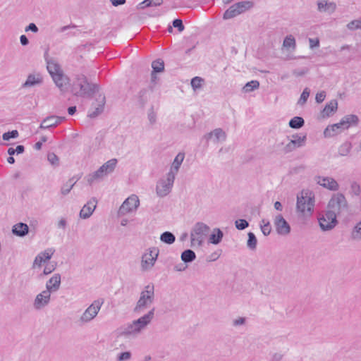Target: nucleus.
Instances as JSON below:
<instances>
[{
  "mask_svg": "<svg viewBox=\"0 0 361 361\" xmlns=\"http://www.w3.org/2000/svg\"><path fill=\"white\" fill-rule=\"evenodd\" d=\"M155 308H152L147 314L137 319L128 323L123 329L121 334L125 336L137 337L140 335L149 325L154 317Z\"/></svg>",
  "mask_w": 361,
  "mask_h": 361,
  "instance_id": "obj_1",
  "label": "nucleus"
},
{
  "mask_svg": "<svg viewBox=\"0 0 361 361\" xmlns=\"http://www.w3.org/2000/svg\"><path fill=\"white\" fill-rule=\"evenodd\" d=\"M315 204L314 194L312 191L302 190L297 195L296 211L300 216L307 219L312 216Z\"/></svg>",
  "mask_w": 361,
  "mask_h": 361,
  "instance_id": "obj_2",
  "label": "nucleus"
},
{
  "mask_svg": "<svg viewBox=\"0 0 361 361\" xmlns=\"http://www.w3.org/2000/svg\"><path fill=\"white\" fill-rule=\"evenodd\" d=\"M98 90V86L89 82L86 76L82 74L75 75L71 87V93L81 97H92Z\"/></svg>",
  "mask_w": 361,
  "mask_h": 361,
  "instance_id": "obj_3",
  "label": "nucleus"
},
{
  "mask_svg": "<svg viewBox=\"0 0 361 361\" xmlns=\"http://www.w3.org/2000/svg\"><path fill=\"white\" fill-rule=\"evenodd\" d=\"M155 293L154 285L149 283L145 286L140 293V297L134 307V312L140 313L147 308L149 307L154 302Z\"/></svg>",
  "mask_w": 361,
  "mask_h": 361,
  "instance_id": "obj_4",
  "label": "nucleus"
},
{
  "mask_svg": "<svg viewBox=\"0 0 361 361\" xmlns=\"http://www.w3.org/2000/svg\"><path fill=\"white\" fill-rule=\"evenodd\" d=\"M358 122V117L356 115H347L342 118L340 122L328 126L324 130L325 137H333L335 135L348 129L350 125H355Z\"/></svg>",
  "mask_w": 361,
  "mask_h": 361,
  "instance_id": "obj_5",
  "label": "nucleus"
},
{
  "mask_svg": "<svg viewBox=\"0 0 361 361\" xmlns=\"http://www.w3.org/2000/svg\"><path fill=\"white\" fill-rule=\"evenodd\" d=\"M210 231V228L206 224L198 221L194 224L190 230V241L193 247H200Z\"/></svg>",
  "mask_w": 361,
  "mask_h": 361,
  "instance_id": "obj_6",
  "label": "nucleus"
},
{
  "mask_svg": "<svg viewBox=\"0 0 361 361\" xmlns=\"http://www.w3.org/2000/svg\"><path fill=\"white\" fill-rule=\"evenodd\" d=\"M329 212L334 214L336 217L348 210V204L345 196L343 194L338 193L334 195L329 202Z\"/></svg>",
  "mask_w": 361,
  "mask_h": 361,
  "instance_id": "obj_7",
  "label": "nucleus"
},
{
  "mask_svg": "<svg viewBox=\"0 0 361 361\" xmlns=\"http://www.w3.org/2000/svg\"><path fill=\"white\" fill-rule=\"evenodd\" d=\"M159 250L157 247H151L147 249L141 257L140 268L142 271H149L154 267Z\"/></svg>",
  "mask_w": 361,
  "mask_h": 361,
  "instance_id": "obj_8",
  "label": "nucleus"
},
{
  "mask_svg": "<svg viewBox=\"0 0 361 361\" xmlns=\"http://www.w3.org/2000/svg\"><path fill=\"white\" fill-rule=\"evenodd\" d=\"M175 177L166 173L160 178L156 184V194L159 197L167 196L172 190L173 187Z\"/></svg>",
  "mask_w": 361,
  "mask_h": 361,
  "instance_id": "obj_9",
  "label": "nucleus"
},
{
  "mask_svg": "<svg viewBox=\"0 0 361 361\" xmlns=\"http://www.w3.org/2000/svg\"><path fill=\"white\" fill-rule=\"evenodd\" d=\"M252 6V3L249 1H245L236 3L231 6L224 13L223 18L228 20L233 18L245 11H247Z\"/></svg>",
  "mask_w": 361,
  "mask_h": 361,
  "instance_id": "obj_10",
  "label": "nucleus"
},
{
  "mask_svg": "<svg viewBox=\"0 0 361 361\" xmlns=\"http://www.w3.org/2000/svg\"><path fill=\"white\" fill-rule=\"evenodd\" d=\"M103 304V299L94 300L80 316V321L84 324L91 322L97 317Z\"/></svg>",
  "mask_w": 361,
  "mask_h": 361,
  "instance_id": "obj_11",
  "label": "nucleus"
},
{
  "mask_svg": "<svg viewBox=\"0 0 361 361\" xmlns=\"http://www.w3.org/2000/svg\"><path fill=\"white\" fill-rule=\"evenodd\" d=\"M140 205V200L137 195H132L128 197L122 204L119 209V213L125 215L128 213L135 212Z\"/></svg>",
  "mask_w": 361,
  "mask_h": 361,
  "instance_id": "obj_12",
  "label": "nucleus"
},
{
  "mask_svg": "<svg viewBox=\"0 0 361 361\" xmlns=\"http://www.w3.org/2000/svg\"><path fill=\"white\" fill-rule=\"evenodd\" d=\"M55 251L54 247H49L40 252L34 259L32 268L36 269L41 267L42 264L47 262L52 257Z\"/></svg>",
  "mask_w": 361,
  "mask_h": 361,
  "instance_id": "obj_13",
  "label": "nucleus"
},
{
  "mask_svg": "<svg viewBox=\"0 0 361 361\" xmlns=\"http://www.w3.org/2000/svg\"><path fill=\"white\" fill-rule=\"evenodd\" d=\"M314 180L318 185L331 191H337L339 189L338 182L332 177L317 176Z\"/></svg>",
  "mask_w": 361,
  "mask_h": 361,
  "instance_id": "obj_14",
  "label": "nucleus"
},
{
  "mask_svg": "<svg viewBox=\"0 0 361 361\" xmlns=\"http://www.w3.org/2000/svg\"><path fill=\"white\" fill-rule=\"evenodd\" d=\"M319 223L323 231H329L334 228L336 225V217L334 214L328 211L319 219Z\"/></svg>",
  "mask_w": 361,
  "mask_h": 361,
  "instance_id": "obj_15",
  "label": "nucleus"
},
{
  "mask_svg": "<svg viewBox=\"0 0 361 361\" xmlns=\"http://www.w3.org/2000/svg\"><path fill=\"white\" fill-rule=\"evenodd\" d=\"M50 301L51 294L48 291L42 290L36 295L33 301V307L36 310H41L47 307Z\"/></svg>",
  "mask_w": 361,
  "mask_h": 361,
  "instance_id": "obj_16",
  "label": "nucleus"
},
{
  "mask_svg": "<svg viewBox=\"0 0 361 361\" xmlns=\"http://www.w3.org/2000/svg\"><path fill=\"white\" fill-rule=\"evenodd\" d=\"M274 224L279 235H286L290 233V227L282 215L278 214L276 216Z\"/></svg>",
  "mask_w": 361,
  "mask_h": 361,
  "instance_id": "obj_17",
  "label": "nucleus"
},
{
  "mask_svg": "<svg viewBox=\"0 0 361 361\" xmlns=\"http://www.w3.org/2000/svg\"><path fill=\"white\" fill-rule=\"evenodd\" d=\"M61 277L59 274H54L46 283V289L49 293L56 292L61 286Z\"/></svg>",
  "mask_w": 361,
  "mask_h": 361,
  "instance_id": "obj_18",
  "label": "nucleus"
},
{
  "mask_svg": "<svg viewBox=\"0 0 361 361\" xmlns=\"http://www.w3.org/2000/svg\"><path fill=\"white\" fill-rule=\"evenodd\" d=\"M204 138L207 141L212 140L214 143H218L226 140V134L221 128H216L213 131L204 135Z\"/></svg>",
  "mask_w": 361,
  "mask_h": 361,
  "instance_id": "obj_19",
  "label": "nucleus"
},
{
  "mask_svg": "<svg viewBox=\"0 0 361 361\" xmlns=\"http://www.w3.org/2000/svg\"><path fill=\"white\" fill-rule=\"evenodd\" d=\"M52 80L62 93H64L68 90V85H69L70 79L66 75L63 73V72L56 76H54Z\"/></svg>",
  "mask_w": 361,
  "mask_h": 361,
  "instance_id": "obj_20",
  "label": "nucleus"
},
{
  "mask_svg": "<svg viewBox=\"0 0 361 361\" xmlns=\"http://www.w3.org/2000/svg\"><path fill=\"white\" fill-rule=\"evenodd\" d=\"M96 198H92L86 204L83 206L80 212V217L83 219H88L91 216L94 209H96L97 204Z\"/></svg>",
  "mask_w": 361,
  "mask_h": 361,
  "instance_id": "obj_21",
  "label": "nucleus"
},
{
  "mask_svg": "<svg viewBox=\"0 0 361 361\" xmlns=\"http://www.w3.org/2000/svg\"><path fill=\"white\" fill-rule=\"evenodd\" d=\"M317 10L322 13H327L332 14L337 8L336 4L333 1H328L327 0H319L317 3Z\"/></svg>",
  "mask_w": 361,
  "mask_h": 361,
  "instance_id": "obj_22",
  "label": "nucleus"
},
{
  "mask_svg": "<svg viewBox=\"0 0 361 361\" xmlns=\"http://www.w3.org/2000/svg\"><path fill=\"white\" fill-rule=\"evenodd\" d=\"M63 120V117L56 116H48L42 121L39 126V128L47 129L49 128L55 127L61 123Z\"/></svg>",
  "mask_w": 361,
  "mask_h": 361,
  "instance_id": "obj_23",
  "label": "nucleus"
},
{
  "mask_svg": "<svg viewBox=\"0 0 361 361\" xmlns=\"http://www.w3.org/2000/svg\"><path fill=\"white\" fill-rule=\"evenodd\" d=\"M185 159V154L183 152H179L175 157L169 171L167 173L176 178L178 173L180 167Z\"/></svg>",
  "mask_w": 361,
  "mask_h": 361,
  "instance_id": "obj_24",
  "label": "nucleus"
},
{
  "mask_svg": "<svg viewBox=\"0 0 361 361\" xmlns=\"http://www.w3.org/2000/svg\"><path fill=\"white\" fill-rule=\"evenodd\" d=\"M338 108V102L336 100L333 99L326 104L325 107L321 112V116L322 118H326L331 116Z\"/></svg>",
  "mask_w": 361,
  "mask_h": 361,
  "instance_id": "obj_25",
  "label": "nucleus"
},
{
  "mask_svg": "<svg viewBox=\"0 0 361 361\" xmlns=\"http://www.w3.org/2000/svg\"><path fill=\"white\" fill-rule=\"evenodd\" d=\"M117 162L116 159H111L102 165L99 169L106 176L114 171Z\"/></svg>",
  "mask_w": 361,
  "mask_h": 361,
  "instance_id": "obj_26",
  "label": "nucleus"
},
{
  "mask_svg": "<svg viewBox=\"0 0 361 361\" xmlns=\"http://www.w3.org/2000/svg\"><path fill=\"white\" fill-rule=\"evenodd\" d=\"M28 231L29 227L24 223H18L12 228L13 233L19 237H24L28 233Z\"/></svg>",
  "mask_w": 361,
  "mask_h": 361,
  "instance_id": "obj_27",
  "label": "nucleus"
},
{
  "mask_svg": "<svg viewBox=\"0 0 361 361\" xmlns=\"http://www.w3.org/2000/svg\"><path fill=\"white\" fill-rule=\"evenodd\" d=\"M105 177L104 174L98 169L94 172L87 175L85 179L88 184L92 185L94 183L102 180Z\"/></svg>",
  "mask_w": 361,
  "mask_h": 361,
  "instance_id": "obj_28",
  "label": "nucleus"
},
{
  "mask_svg": "<svg viewBox=\"0 0 361 361\" xmlns=\"http://www.w3.org/2000/svg\"><path fill=\"white\" fill-rule=\"evenodd\" d=\"M42 82V78L39 74H30L27 76L26 81L23 83V87H32L40 85Z\"/></svg>",
  "mask_w": 361,
  "mask_h": 361,
  "instance_id": "obj_29",
  "label": "nucleus"
},
{
  "mask_svg": "<svg viewBox=\"0 0 361 361\" xmlns=\"http://www.w3.org/2000/svg\"><path fill=\"white\" fill-rule=\"evenodd\" d=\"M47 68L52 78L63 72L59 64L54 61H47Z\"/></svg>",
  "mask_w": 361,
  "mask_h": 361,
  "instance_id": "obj_30",
  "label": "nucleus"
},
{
  "mask_svg": "<svg viewBox=\"0 0 361 361\" xmlns=\"http://www.w3.org/2000/svg\"><path fill=\"white\" fill-rule=\"evenodd\" d=\"M350 238L353 240H361V219L358 221L353 227L350 232Z\"/></svg>",
  "mask_w": 361,
  "mask_h": 361,
  "instance_id": "obj_31",
  "label": "nucleus"
},
{
  "mask_svg": "<svg viewBox=\"0 0 361 361\" xmlns=\"http://www.w3.org/2000/svg\"><path fill=\"white\" fill-rule=\"evenodd\" d=\"M152 67L153 69V72L152 73V81H154L156 79L154 73H160L164 71V61L161 59L154 61L152 63Z\"/></svg>",
  "mask_w": 361,
  "mask_h": 361,
  "instance_id": "obj_32",
  "label": "nucleus"
},
{
  "mask_svg": "<svg viewBox=\"0 0 361 361\" xmlns=\"http://www.w3.org/2000/svg\"><path fill=\"white\" fill-rule=\"evenodd\" d=\"M224 236L223 232L219 228H214L213 233L209 236V242L212 244H219Z\"/></svg>",
  "mask_w": 361,
  "mask_h": 361,
  "instance_id": "obj_33",
  "label": "nucleus"
},
{
  "mask_svg": "<svg viewBox=\"0 0 361 361\" xmlns=\"http://www.w3.org/2000/svg\"><path fill=\"white\" fill-rule=\"evenodd\" d=\"M196 258V255L194 251L192 250H186L183 251L181 254V259L185 263H190L194 261Z\"/></svg>",
  "mask_w": 361,
  "mask_h": 361,
  "instance_id": "obj_34",
  "label": "nucleus"
},
{
  "mask_svg": "<svg viewBox=\"0 0 361 361\" xmlns=\"http://www.w3.org/2000/svg\"><path fill=\"white\" fill-rule=\"evenodd\" d=\"M305 121L300 116H295L289 121V126L291 128L298 129L304 126Z\"/></svg>",
  "mask_w": 361,
  "mask_h": 361,
  "instance_id": "obj_35",
  "label": "nucleus"
},
{
  "mask_svg": "<svg viewBox=\"0 0 361 361\" xmlns=\"http://www.w3.org/2000/svg\"><path fill=\"white\" fill-rule=\"evenodd\" d=\"M160 240L163 243L171 245L175 242L176 237L172 233L169 231H165L161 235Z\"/></svg>",
  "mask_w": 361,
  "mask_h": 361,
  "instance_id": "obj_36",
  "label": "nucleus"
},
{
  "mask_svg": "<svg viewBox=\"0 0 361 361\" xmlns=\"http://www.w3.org/2000/svg\"><path fill=\"white\" fill-rule=\"evenodd\" d=\"M259 87V82L257 80H252L247 82L243 87V91L245 93L251 92L257 90Z\"/></svg>",
  "mask_w": 361,
  "mask_h": 361,
  "instance_id": "obj_37",
  "label": "nucleus"
},
{
  "mask_svg": "<svg viewBox=\"0 0 361 361\" xmlns=\"http://www.w3.org/2000/svg\"><path fill=\"white\" fill-rule=\"evenodd\" d=\"M306 140V136L305 135H300L298 134H295L292 135V139L290 141H292L293 144L295 145L296 147H302Z\"/></svg>",
  "mask_w": 361,
  "mask_h": 361,
  "instance_id": "obj_38",
  "label": "nucleus"
},
{
  "mask_svg": "<svg viewBox=\"0 0 361 361\" xmlns=\"http://www.w3.org/2000/svg\"><path fill=\"white\" fill-rule=\"evenodd\" d=\"M283 46L285 48H292L293 49H295L296 47V42L294 37L291 35L286 36L283 40Z\"/></svg>",
  "mask_w": 361,
  "mask_h": 361,
  "instance_id": "obj_39",
  "label": "nucleus"
},
{
  "mask_svg": "<svg viewBox=\"0 0 361 361\" xmlns=\"http://www.w3.org/2000/svg\"><path fill=\"white\" fill-rule=\"evenodd\" d=\"M351 144L350 142L343 143L338 148V152L340 156H347L351 150Z\"/></svg>",
  "mask_w": 361,
  "mask_h": 361,
  "instance_id": "obj_40",
  "label": "nucleus"
},
{
  "mask_svg": "<svg viewBox=\"0 0 361 361\" xmlns=\"http://www.w3.org/2000/svg\"><path fill=\"white\" fill-rule=\"evenodd\" d=\"M260 228L264 235H269L271 231V227L269 221L262 219L260 222Z\"/></svg>",
  "mask_w": 361,
  "mask_h": 361,
  "instance_id": "obj_41",
  "label": "nucleus"
},
{
  "mask_svg": "<svg viewBox=\"0 0 361 361\" xmlns=\"http://www.w3.org/2000/svg\"><path fill=\"white\" fill-rule=\"evenodd\" d=\"M257 240L255 235L252 232L248 233V240L247 243V247L250 250H255L257 247Z\"/></svg>",
  "mask_w": 361,
  "mask_h": 361,
  "instance_id": "obj_42",
  "label": "nucleus"
},
{
  "mask_svg": "<svg viewBox=\"0 0 361 361\" xmlns=\"http://www.w3.org/2000/svg\"><path fill=\"white\" fill-rule=\"evenodd\" d=\"M75 183V181H73V179L72 178L70 179L66 184H64L61 189V192L62 193V195H68L71 192Z\"/></svg>",
  "mask_w": 361,
  "mask_h": 361,
  "instance_id": "obj_43",
  "label": "nucleus"
},
{
  "mask_svg": "<svg viewBox=\"0 0 361 361\" xmlns=\"http://www.w3.org/2000/svg\"><path fill=\"white\" fill-rule=\"evenodd\" d=\"M310 90L308 87H305L302 92L298 102V104L300 106H303L307 101L310 96Z\"/></svg>",
  "mask_w": 361,
  "mask_h": 361,
  "instance_id": "obj_44",
  "label": "nucleus"
},
{
  "mask_svg": "<svg viewBox=\"0 0 361 361\" xmlns=\"http://www.w3.org/2000/svg\"><path fill=\"white\" fill-rule=\"evenodd\" d=\"M162 3L163 0H145L140 4V5L142 6V8H145L148 6H160Z\"/></svg>",
  "mask_w": 361,
  "mask_h": 361,
  "instance_id": "obj_45",
  "label": "nucleus"
},
{
  "mask_svg": "<svg viewBox=\"0 0 361 361\" xmlns=\"http://www.w3.org/2000/svg\"><path fill=\"white\" fill-rule=\"evenodd\" d=\"M204 80L200 77H195L191 80V86L194 90L200 89L202 86Z\"/></svg>",
  "mask_w": 361,
  "mask_h": 361,
  "instance_id": "obj_46",
  "label": "nucleus"
},
{
  "mask_svg": "<svg viewBox=\"0 0 361 361\" xmlns=\"http://www.w3.org/2000/svg\"><path fill=\"white\" fill-rule=\"evenodd\" d=\"M47 159L49 162L54 166H57L59 164V159L58 156L53 152H49L47 154Z\"/></svg>",
  "mask_w": 361,
  "mask_h": 361,
  "instance_id": "obj_47",
  "label": "nucleus"
},
{
  "mask_svg": "<svg viewBox=\"0 0 361 361\" xmlns=\"http://www.w3.org/2000/svg\"><path fill=\"white\" fill-rule=\"evenodd\" d=\"M347 27L350 30L361 29V20H353L347 25Z\"/></svg>",
  "mask_w": 361,
  "mask_h": 361,
  "instance_id": "obj_48",
  "label": "nucleus"
},
{
  "mask_svg": "<svg viewBox=\"0 0 361 361\" xmlns=\"http://www.w3.org/2000/svg\"><path fill=\"white\" fill-rule=\"evenodd\" d=\"M18 136V132L16 130L4 133L2 135L4 140H9L11 138H16Z\"/></svg>",
  "mask_w": 361,
  "mask_h": 361,
  "instance_id": "obj_49",
  "label": "nucleus"
},
{
  "mask_svg": "<svg viewBox=\"0 0 361 361\" xmlns=\"http://www.w3.org/2000/svg\"><path fill=\"white\" fill-rule=\"evenodd\" d=\"M131 358V353L129 351L123 352L117 355V361H128Z\"/></svg>",
  "mask_w": 361,
  "mask_h": 361,
  "instance_id": "obj_50",
  "label": "nucleus"
},
{
  "mask_svg": "<svg viewBox=\"0 0 361 361\" xmlns=\"http://www.w3.org/2000/svg\"><path fill=\"white\" fill-rule=\"evenodd\" d=\"M235 225L237 229L238 230H243L248 227L249 224L248 222L245 219H238L236 220L235 222Z\"/></svg>",
  "mask_w": 361,
  "mask_h": 361,
  "instance_id": "obj_51",
  "label": "nucleus"
},
{
  "mask_svg": "<svg viewBox=\"0 0 361 361\" xmlns=\"http://www.w3.org/2000/svg\"><path fill=\"white\" fill-rule=\"evenodd\" d=\"M173 26L178 28V30L181 32L184 30L185 27L183 24V21L180 19H175L173 21Z\"/></svg>",
  "mask_w": 361,
  "mask_h": 361,
  "instance_id": "obj_52",
  "label": "nucleus"
},
{
  "mask_svg": "<svg viewBox=\"0 0 361 361\" xmlns=\"http://www.w3.org/2000/svg\"><path fill=\"white\" fill-rule=\"evenodd\" d=\"M308 72L307 68H298L295 69L293 71V74L297 77L302 76L305 75Z\"/></svg>",
  "mask_w": 361,
  "mask_h": 361,
  "instance_id": "obj_53",
  "label": "nucleus"
},
{
  "mask_svg": "<svg viewBox=\"0 0 361 361\" xmlns=\"http://www.w3.org/2000/svg\"><path fill=\"white\" fill-rule=\"evenodd\" d=\"M284 354L281 352L274 353L271 355L269 361H282Z\"/></svg>",
  "mask_w": 361,
  "mask_h": 361,
  "instance_id": "obj_54",
  "label": "nucleus"
},
{
  "mask_svg": "<svg viewBox=\"0 0 361 361\" xmlns=\"http://www.w3.org/2000/svg\"><path fill=\"white\" fill-rule=\"evenodd\" d=\"M246 319L245 317H238L233 320L232 324L233 326H239L245 324Z\"/></svg>",
  "mask_w": 361,
  "mask_h": 361,
  "instance_id": "obj_55",
  "label": "nucleus"
},
{
  "mask_svg": "<svg viewBox=\"0 0 361 361\" xmlns=\"http://www.w3.org/2000/svg\"><path fill=\"white\" fill-rule=\"evenodd\" d=\"M25 32H30H30H32L34 33H37V32H38L39 29H38L37 26L35 23H31L27 26L25 27Z\"/></svg>",
  "mask_w": 361,
  "mask_h": 361,
  "instance_id": "obj_56",
  "label": "nucleus"
},
{
  "mask_svg": "<svg viewBox=\"0 0 361 361\" xmlns=\"http://www.w3.org/2000/svg\"><path fill=\"white\" fill-rule=\"evenodd\" d=\"M147 118L151 124L155 123L156 120H157V116L152 109L149 111L148 114H147Z\"/></svg>",
  "mask_w": 361,
  "mask_h": 361,
  "instance_id": "obj_57",
  "label": "nucleus"
},
{
  "mask_svg": "<svg viewBox=\"0 0 361 361\" xmlns=\"http://www.w3.org/2000/svg\"><path fill=\"white\" fill-rule=\"evenodd\" d=\"M326 98V92L324 91H321L317 93L315 99L317 103H322Z\"/></svg>",
  "mask_w": 361,
  "mask_h": 361,
  "instance_id": "obj_58",
  "label": "nucleus"
},
{
  "mask_svg": "<svg viewBox=\"0 0 361 361\" xmlns=\"http://www.w3.org/2000/svg\"><path fill=\"white\" fill-rule=\"evenodd\" d=\"M309 43L310 49L319 47V39L318 38H310Z\"/></svg>",
  "mask_w": 361,
  "mask_h": 361,
  "instance_id": "obj_59",
  "label": "nucleus"
},
{
  "mask_svg": "<svg viewBox=\"0 0 361 361\" xmlns=\"http://www.w3.org/2000/svg\"><path fill=\"white\" fill-rule=\"evenodd\" d=\"M147 92H148V90H146V89L142 90L139 92V95H140V97L141 101H142V103L146 102L147 100Z\"/></svg>",
  "mask_w": 361,
  "mask_h": 361,
  "instance_id": "obj_60",
  "label": "nucleus"
},
{
  "mask_svg": "<svg viewBox=\"0 0 361 361\" xmlns=\"http://www.w3.org/2000/svg\"><path fill=\"white\" fill-rule=\"evenodd\" d=\"M56 269V267L54 265H47L44 267L43 270V274L44 275H48L51 274L52 271H54Z\"/></svg>",
  "mask_w": 361,
  "mask_h": 361,
  "instance_id": "obj_61",
  "label": "nucleus"
},
{
  "mask_svg": "<svg viewBox=\"0 0 361 361\" xmlns=\"http://www.w3.org/2000/svg\"><path fill=\"white\" fill-rule=\"evenodd\" d=\"M296 148H298V147H296V145L293 144L292 141L290 140V142L285 147V151L286 152H290Z\"/></svg>",
  "mask_w": 361,
  "mask_h": 361,
  "instance_id": "obj_62",
  "label": "nucleus"
},
{
  "mask_svg": "<svg viewBox=\"0 0 361 361\" xmlns=\"http://www.w3.org/2000/svg\"><path fill=\"white\" fill-rule=\"evenodd\" d=\"M67 226V221L65 219L61 218L57 224V226L59 228L65 229Z\"/></svg>",
  "mask_w": 361,
  "mask_h": 361,
  "instance_id": "obj_63",
  "label": "nucleus"
},
{
  "mask_svg": "<svg viewBox=\"0 0 361 361\" xmlns=\"http://www.w3.org/2000/svg\"><path fill=\"white\" fill-rule=\"evenodd\" d=\"M20 42L23 46H27L29 44V40L25 35L20 37Z\"/></svg>",
  "mask_w": 361,
  "mask_h": 361,
  "instance_id": "obj_64",
  "label": "nucleus"
}]
</instances>
